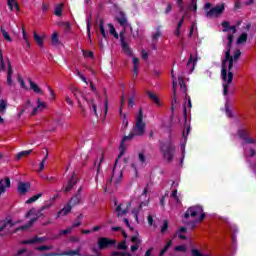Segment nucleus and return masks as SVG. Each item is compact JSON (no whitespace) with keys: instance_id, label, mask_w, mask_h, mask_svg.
<instances>
[{"instance_id":"obj_1","label":"nucleus","mask_w":256,"mask_h":256,"mask_svg":"<svg viewBox=\"0 0 256 256\" xmlns=\"http://www.w3.org/2000/svg\"><path fill=\"white\" fill-rule=\"evenodd\" d=\"M223 31L224 33L231 32V34H228V44L226 46L225 56L222 60V69H221V78L224 81L223 83V95L227 96V93L229 92V85L233 83V66L237 61L239 60V57H241V50L236 49L233 52V56H231V46L233 45V35L237 33V27L231 26L229 22L224 21L222 23Z\"/></svg>"},{"instance_id":"obj_2","label":"nucleus","mask_w":256,"mask_h":256,"mask_svg":"<svg viewBox=\"0 0 256 256\" xmlns=\"http://www.w3.org/2000/svg\"><path fill=\"white\" fill-rule=\"evenodd\" d=\"M145 127H147V124L143 121V110L140 109L136 116V123L132 131L128 136H124L120 143V153L118 155V159L115 161V167H117V163H119L121 156L125 155V149H127L125 143H127V141H132L134 137H143V135H145Z\"/></svg>"},{"instance_id":"obj_3","label":"nucleus","mask_w":256,"mask_h":256,"mask_svg":"<svg viewBox=\"0 0 256 256\" xmlns=\"http://www.w3.org/2000/svg\"><path fill=\"white\" fill-rule=\"evenodd\" d=\"M238 137L242 140L245 157H255L256 151L254 147H256V139L251 137V131L247 128H239Z\"/></svg>"},{"instance_id":"obj_4","label":"nucleus","mask_w":256,"mask_h":256,"mask_svg":"<svg viewBox=\"0 0 256 256\" xmlns=\"http://www.w3.org/2000/svg\"><path fill=\"white\" fill-rule=\"evenodd\" d=\"M71 93L74 94V97L78 101V106L81 111V113H85V106L83 105V101H86L88 107H90V110L96 117H99V114L97 113V103H95V100L89 99L79 88L72 86L70 88Z\"/></svg>"},{"instance_id":"obj_5","label":"nucleus","mask_w":256,"mask_h":256,"mask_svg":"<svg viewBox=\"0 0 256 256\" xmlns=\"http://www.w3.org/2000/svg\"><path fill=\"white\" fill-rule=\"evenodd\" d=\"M160 151L167 163L173 162L175 159V146L171 142H162L160 144Z\"/></svg>"},{"instance_id":"obj_6","label":"nucleus","mask_w":256,"mask_h":256,"mask_svg":"<svg viewBox=\"0 0 256 256\" xmlns=\"http://www.w3.org/2000/svg\"><path fill=\"white\" fill-rule=\"evenodd\" d=\"M52 206H53L52 202H46L41 207V209L38 210L35 218H32L30 221H28L26 225L16 228V231H26V229L33 227V224L37 221V219H40V217H45V215L43 214V211H45L46 209H50V207Z\"/></svg>"},{"instance_id":"obj_7","label":"nucleus","mask_w":256,"mask_h":256,"mask_svg":"<svg viewBox=\"0 0 256 256\" xmlns=\"http://www.w3.org/2000/svg\"><path fill=\"white\" fill-rule=\"evenodd\" d=\"M65 193H69L73 191L74 193H81L83 191V186L79 182V178L75 173L72 174V177L68 181V183L64 186Z\"/></svg>"},{"instance_id":"obj_8","label":"nucleus","mask_w":256,"mask_h":256,"mask_svg":"<svg viewBox=\"0 0 256 256\" xmlns=\"http://www.w3.org/2000/svg\"><path fill=\"white\" fill-rule=\"evenodd\" d=\"M211 3L207 2L204 5V10L206 11L207 17H219V15H222L225 11V4H218L215 7L211 8Z\"/></svg>"},{"instance_id":"obj_9","label":"nucleus","mask_w":256,"mask_h":256,"mask_svg":"<svg viewBox=\"0 0 256 256\" xmlns=\"http://www.w3.org/2000/svg\"><path fill=\"white\" fill-rule=\"evenodd\" d=\"M132 169L135 171V175L138 174L139 169H145L147 167V156H145V151H140L137 158L131 164Z\"/></svg>"},{"instance_id":"obj_10","label":"nucleus","mask_w":256,"mask_h":256,"mask_svg":"<svg viewBox=\"0 0 256 256\" xmlns=\"http://www.w3.org/2000/svg\"><path fill=\"white\" fill-rule=\"evenodd\" d=\"M198 221H203L205 219V213H203V207L196 205V206H191L187 209V211L184 213V218L189 219V217H194L199 216Z\"/></svg>"},{"instance_id":"obj_11","label":"nucleus","mask_w":256,"mask_h":256,"mask_svg":"<svg viewBox=\"0 0 256 256\" xmlns=\"http://www.w3.org/2000/svg\"><path fill=\"white\" fill-rule=\"evenodd\" d=\"M189 133H191V125L186 123L180 143V149L182 153V158L180 159V167H183V161H185V145H187V136L189 135Z\"/></svg>"},{"instance_id":"obj_12","label":"nucleus","mask_w":256,"mask_h":256,"mask_svg":"<svg viewBox=\"0 0 256 256\" xmlns=\"http://www.w3.org/2000/svg\"><path fill=\"white\" fill-rule=\"evenodd\" d=\"M100 251H105V249H111L117 245L116 239H111L109 237H100L97 242Z\"/></svg>"},{"instance_id":"obj_13","label":"nucleus","mask_w":256,"mask_h":256,"mask_svg":"<svg viewBox=\"0 0 256 256\" xmlns=\"http://www.w3.org/2000/svg\"><path fill=\"white\" fill-rule=\"evenodd\" d=\"M117 22L121 27H123L124 31H127L129 29L130 33L132 34V37H137V34L133 33V28L131 27V24L127 21V16L125 13L120 12L119 15L116 17Z\"/></svg>"},{"instance_id":"obj_14","label":"nucleus","mask_w":256,"mask_h":256,"mask_svg":"<svg viewBox=\"0 0 256 256\" xmlns=\"http://www.w3.org/2000/svg\"><path fill=\"white\" fill-rule=\"evenodd\" d=\"M123 179V172L121 170H116L115 167L112 170V177L106 184V189H111V183H114V185H119Z\"/></svg>"},{"instance_id":"obj_15","label":"nucleus","mask_w":256,"mask_h":256,"mask_svg":"<svg viewBox=\"0 0 256 256\" xmlns=\"http://www.w3.org/2000/svg\"><path fill=\"white\" fill-rule=\"evenodd\" d=\"M44 109H47V104L41 101V99H38L36 101V107H34L33 104H31L30 115H39V113H41V111H44Z\"/></svg>"},{"instance_id":"obj_16","label":"nucleus","mask_w":256,"mask_h":256,"mask_svg":"<svg viewBox=\"0 0 256 256\" xmlns=\"http://www.w3.org/2000/svg\"><path fill=\"white\" fill-rule=\"evenodd\" d=\"M161 29V26H157L155 31L152 33V49L154 51H157V43L159 42L161 35H163V31Z\"/></svg>"},{"instance_id":"obj_17","label":"nucleus","mask_w":256,"mask_h":256,"mask_svg":"<svg viewBox=\"0 0 256 256\" xmlns=\"http://www.w3.org/2000/svg\"><path fill=\"white\" fill-rule=\"evenodd\" d=\"M120 43L122 45V51L128 55V57L133 56V50L129 47V44L125 42V32L120 33Z\"/></svg>"},{"instance_id":"obj_18","label":"nucleus","mask_w":256,"mask_h":256,"mask_svg":"<svg viewBox=\"0 0 256 256\" xmlns=\"http://www.w3.org/2000/svg\"><path fill=\"white\" fill-rule=\"evenodd\" d=\"M11 229L12 227H15V223L13 222V220L11 218H6L4 220L1 221V225H0V237H3V231H5V229Z\"/></svg>"},{"instance_id":"obj_19","label":"nucleus","mask_w":256,"mask_h":256,"mask_svg":"<svg viewBox=\"0 0 256 256\" xmlns=\"http://www.w3.org/2000/svg\"><path fill=\"white\" fill-rule=\"evenodd\" d=\"M172 89H173V98H172V109H175V103H177V78L172 71Z\"/></svg>"},{"instance_id":"obj_20","label":"nucleus","mask_w":256,"mask_h":256,"mask_svg":"<svg viewBox=\"0 0 256 256\" xmlns=\"http://www.w3.org/2000/svg\"><path fill=\"white\" fill-rule=\"evenodd\" d=\"M196 65H197V56H193V54H190V57L186 64V67H187L189 73H193V71H195Z\"/></svg>"},{"instance_id":"obj_21","label":"nucleus","mask_w":256,"mask_h":256,"mask_svg":"<svg viewBox=\"0 0 256 256\" xmlns=\"http://www.w3.org/2000/svg\"><path fill=\"white\" fill-rule=\"evenodd\" d=\"M7 65V85L8 87H13V66L9 62H7Z\"/></svg>"},{"instance_id":"obj_22","label":"nucleus","mask_w":256,"mask_h":256,"mask_svg":"<svg viewBox=\"0 0 256 256\" xmlns=\"http://www.w3.org/2000/svg\"><path fill=\"white\" fill-rule=\"evenodd\" d=\"M45 240V237L36 236L32 239L22 241V245H33L34 243H43Z\"/></svg>"},{"instance_id":"obj_23","label":"nucleus","mask_w":256,"mask_h":256,"mask_svg":"<svg viewBox=\"0 0 256 256\" xmlns=\"http://www.w3.org/2000/svg\"><path fill=\"white\" fill-rule=\"evenodd\" d=\"M187 14L185 13L182 18L180 19V21L178 22L175 30H174V35L175 37H181V28L183 27V23H185V16Z\"/></svg>"},{"instance_id":"obj_24","label":"nucleus","mask_w":256,"mask_h":256,"mask_svg":"<svg viewBox=\"0 0 256 256\" xmlns=\"http://www.w3.org/2000/svg\"><path fill=\"white\" fill-rule=\"evenodd\" d=\"M28 83L30 85V89L34 91V93H36L37 95H43V90L41 89V87H39V85L33 82V80L28 79Z\"/></svg>"},{"instance_id":"obj_25","label":"nucleus","mask_w":256,"mask_h":256,"mask_svg":"<svg viewBox=\"0 0 256 256\" xmlns=\"http://www.w3.org/2000/svg\"><path fill=\"white\" fill-rule=\"evenodd\" d=\"M9 187H11V180L9 178L0 181V193H5Z\"/></svg>"},{"instance_id":"obj_26","label":"nucleus","mask_w":256,"mask_h":256,"mask_svg":"<svg viewBox=\"0 0 256 256\" xmlns=\"http://www.w3.org/2000/svg\"><path fill=\"white\" fill-rule=\"evenodd\" d=\"M31 187V184L29 182H19L18 183V191L19 193H27Z\"/></svg>"},{"instance_id":"obj_27","label":"nucleus","mask_w":256,"mask_h":256,"mask_svg":"<svg viewBox=\"0 0 256 256\" xmlns=\"http://www.w3.org/2000/svg\"><path fill=\"white\" fill-rule=\"evenodd\" d=\"M30 107H31V100H28L26 102V105L19 111L18 113V119H21V116L23 115V113H31V110H30Z\"/></svg>"},{"instance_id":"obj_28","label":"nucleus","mask_w":256,"mask_h":256,"mask_svg":"<svg viewBox=\"0 0 256 256\" xmlns=\"http://www.w3.org/2000/svg\"><path fill=\"white\" fill-rule=\"evenodd\" d=\"M82 256L81 255V249H76V250H69V251H66V252H62L60 253V256Z\"/></svg>"},{"instance_id":"obj_29","label":"nucleus","mask_w":256,"mask_h":256,"mask_svg":"<svg viewBox=\"0 0 256 256\" xmlns=\"http://www.w3.org/2000/svg\"><path fill=\"white\" fill-rule=\"evenodd\" d=\"M147 95H148L149 99H151V101H153V103H155V105H157L158 107H161V100H159V97H157V95H155L151 91H148Z\"/></svg>"},{"instance_id":"obj_30","label":"nucleus","mask_w":256,"mask_h":256,"mask_svg":"<svg viewBox=\"0 0 256 256\" xmlns=\"http://www.w3.org/2000/svg\"><path fill=\"white\" fill-rule=\"evenodd\" d=\"M71 209H73V206H71V203H67V205H65L60 211H59V215H69V213H71Z\"/></svg>"},{"instance_id":"obj_31","label":"nucleus","mask_w":256,"mask_h":256,"mask_svg":"<svg viewBox=\"0 0 256 256\" xmlns=\"http://www.w3.org/2000/svg\"><path fill=\"white\" fill-rule=\"evenodd\" d=\"M7 5L10 11H19V3L16 0H8Z\"/></svg>"},{"instance_id":"obj_32","label":"nucleus","mask_w":256,"mask_h":256,"mask_svg":"<svg viewBox=\"0 0 256 256\" xmlns=\"http://www.w3.org/2000/svg\"><path fill=\"white\" fill-rule=\"evenodd\" d=\"M178 83L182 93H187V85H185V82L183 81V74L178 75Z\"/></svg>"},{"instance_id":"obj_33","label":"nucleus","mask_w":256,"mask_h":256,"mask_svg":"<svg viewBox=\"0 0 256 256\" xmlns=\"http://www.w3.org/2000/svg\"><path fill=\"white\" fill-rule=\"evenodd\" d=\"M132 63L134 65V68H133V72H134V77H137V75H139V59L134 57L132 58Z\"/></svg>"},{"instance_id":"obj_34","label":"nucleus","mask_w":256,"mask_h":256,"mask_svg":"<svg viewBox=\"0 0 256 256\" xmlns=\"http://www.w3.org/2000/svg\"><path fill=\"white\" fill-rule=\"evenodd\" d=\"M68 203L70 205H79L81 203V194H75Z\"/></svg>"},{"instance_id":"obj_35","label":"nucleus","mask_w":256,"mask_h":256,"mask_svg":"<svg viewBox=\"0 0 256 256\" xmlns=\"http://www.w3.org/2000/svg\"><path fill=\"white\" fill-rule=\"evenodd\" d=\"M7 113V101L0 99V115H5Z\"/></svg>"},{"instance_id":"obj_36","label":"nucleus","mask_w":256,"mask_h":256,"mask_svg":"<svg viewBox=\"0 0 256 256\" xmlns=\"http://www.w3.org/2000/svg\"><path fill=\"white\" fill-rule=\"evenodd\" d=\"M247 37H248L247 33H245V32L242 33V34L238 37L236 43H237L238 45H245V43H247Z\"/></svg>"},{"instance_id":"obj_37","label":"nucleus","mask_w":256,"mask_h":256,"mask_svg":"<svg viewBox=\"0 0 256 256\" xmlns=\"http://www.w3.org/2000/svg\"><path fill=\"white\" fill-rule=\"evenodd\" d=\"M140 199H146V201L140 203L139 209H143V207L149 205V197L147 196V193L141 194Z\"/></svg>"},{"instance_id":"obj_38","label":"nucleus","mask_w":256,"mask_h":256,"mask_svg":"<svg viewBox=\"0 0 256 256\" xmlns=\"http://www.w3.org/2000/svg\"><path fill=\"white\" fill-rule=\"evenodd\" d=\"M135 91L132 92V96L128 98V109H133L135 107Z\"/></svg>"},{"instance_id":"obj_39","label":"nucleus","mask_w":256,"mask_h":256,"mask_svg":"<svg viewBox=\"0 0 256 256\" xmlns=\"http://www.w3.org/2000/svg\"><path fill=\"white\" fill-rule=\"evenodd\" d=\"M33 152V150H24L19 152L16 155V159L19 161V159H22V157H27V155H31V153Z\"/></svg>"},{"instance_id":"obj_40","label":"nucleus","mask_w":256,"mask_h":256,"mask_svg":"<svg viewBox=\"0 0 256 256\" xmlns=\"http://www.w3.org/2000/svg\"><path fill=\"white\" fill-rule=\"evenodd\" d=\"M54 15H56L57 17H61V15H63V4L56 5Z\"/></svg>"},{"instance_id":"obj_41","label":"nucleus","mask_w":256,"mask_h":256,"mask_svg":"<svg viewBox=\"0 0 256 256\" xmlns=\"http://www.w3.org/2000/svg\"><path fill=\"white\" fill-rule=\"evenodd\" d=\"M51 41H52V45H53L54 47H57V45H59V33L54 32V33L52 34Z\"/></svg>"},{"instance_id":"obj_42","label":"nucleus","mask_w":256,"mask_h":256,"mask_svg":"<svg viewBox=\"0 0 256 256\" xmlns=\"http://www.w3.org/2000/svg\"><path fill=\"white\" fill-rule=\"evenodd\" d=\"M108 29L110 31V35H113L115 39H119V34H117V31L115 30V26H113V24H108Z\"/></svg>"},{"instance_id":"obj_43","label":"nucleus","mask_w":256,"mask_h":256,"mask_svg":"<svg viewBox=\"0 0 256 256\" xmlns=\"http://www.w3.org/2000/svg\"><path fill=\"white\" fill-rule=\"evenodd\" d=\"M41 197H43V194H42V193L36 194V195L32 196L31 198H29V199L26 201V203H27L28 205H30L31 203H35V201H37L38 199H41Z\"/></svg>"},{"instance_id":"obj_44","label":"nucleus","mask_w":256,"mask_h":256,"mask_svg":"<svg viewBox=\"0 0 256 256\" xmlns=\"http://www.w3.org/2000/svg\"><path fill=\"white\" fill-rule=\"evenodd\" d=\"M187 99H188V104H185L184 105V118H185V120H187V109H191V107H193V105L191 104V97H187Z\"/></svg>"},{"instance_id":"obj_45","label":"nucleus","mask_w":256,"mask_h":256,"mask_svg":"<svg viewBox=\"0 0 256 256\" xmlns=\"http://www.w3.org/2000/svg\"><path fill=\"white\" fill-rule=\"evenodd\" d=\"M225 113L227 117L233 118V112L231 111V108L229 107V101L226 100L225 103Z\"/></svg>"},{"instance_id":"obj_46","label":"nucleus","mask_w":256,"mask_h":256,"mask_svg":"<svg viewBox=\"0 0 256 256\" xmlns=\"http://www.w3.org/2000/svg\"><path fill=\"white\" fill-rule=\"evenodd\" d=\"M0 31H1L3 37H4V39H5L6 41H8L9 43H11V41H13V39L11 38V36H9V33L5 31V28L1 27V28H0Z\"/></svg>"},{"instance_id":"obj_47","label":"nucleus","mask_w":256,"mask_h":256,"mask_svg":"<svg viewBox=\"0 0 256 256\" xmlns=\"http://www.w3.org/2000/svg\"><path fill=\"white\" fill-rule=\"evenodd\" d=\"M34 40L39 45V47H43V37H41L40 35L36 34V32H34Z\"/></svg>"},{"instance_id":"obj_48","label":"nucleus","mask_w":256,"mask_h":256,"mask_svg":"<svg viewBox=\"0 0 256 256\" xmlns=\"http://www.w3.org/2000/svg\"><path fill=\"white\" fill-rule=\"evenodd\" d=\"M117 249H119L120 251H126V249H127V241L124 240V241L118 243Z\"/></svg>"},{"instance_id":"obj_49","label":"nucleus","mask_w":256,"mask_h":256,"mask_svg":"<svg viewBox=\"0 0 256 256\" xmlns=\"http://www.w3.org/2000/svg\"><path fill=\"white\" fill-rule=\"evenodd\" d=\"M51 249H53V246L51 245L39 246L36 248L37 251H51Z\"/></svg>"},{"instance_id":"obj_50","label":"nucleus","mask_w":256,"mask_h":256,"mask_svg":"<svg viewBox=\"0 0 256 256\" xmlns=\"http://www.w3.org/2000/svg\"><path fill=\"white\" fill-rule=\"evenodd\" d=\"M87 33H88V38H89L90 43H91L92 42L91 41V18L87 19Z\"/></svg>"},{"instance_id":"obj_51","label":"nucleus","mask_w":256,"mask_h":256,"mask_svg":"<svg viewBox=\"0 0 256 256\" xmlns=\"http://www.w3.org/2000/svg\"><path fill=\"white\" fill-rule=\"evenodd\" d=\"M17 81H18V83H20L21 89H25V90L28 89L27 85H25V81L23 80V78L21 76L17 77Z\"/></svg>"},{"instance_id":"obj_52","label":"nucleus","mask_w":256,"mask_h":256,"mask_svg":"<svg viewBox=\"0 0 256 256\" xmlns=\"http://www.w3.org/2000/svg\"><path fill=\"white\" fill-rule=\"evenodd\" d=\"M167 229H169V221L163 220V225L160 230V233H165V231H167Z\"/></svg>"},{"instance_id":"obj_53","label":"nucleus","mask_w":256,"mask_h":256,"mask_svg":"<svg viewBox=\"0 0 256 256\" xmlns=\"http://www.w3.org/2000/svg\"><path fill=\"white\" fill-rule=\"evenodd\" d=\"M104 160L105 158L101 156L99 161L95 162V165H97V175H99V171L101 170V163H103Z\"/></svg>"},{"instance_id":"obj_54","label":"nucleus","mask_w":256,"mask_h":256,"mask_svg":"<svg viewBox=\"0 0 256 256\" xmlns=\"http://www.w3.org/2000/svg\"><path fill=\"white\" fill-rule=\"evenodd\" d=\"M99 27L102 37H104V39H107V33L105 32V28L103 27V20L100 21Z\"/></svg>"},{"instance_id":"obj_55","label":"nucleus","mask_w":256,"mask_h":256,"mask_svg":"<svg viewBox=\"0 0 256 256\" xmlns=\"http://www.w3.org/2000/svg\"><path fill=\"white\" fill-rule=\"evenodd\" d=\"M139 211H141V208H133L132 209V215L136 217V221L139 222Z\"/></svg>"},{"instance_id":"obj_56","label":"nucleus","mask_w":256,"mask_h":256,"mask_svg":"<svg viewBox=\"0 0 256 256\" xmlns=\"http://www.w3.org/2000/svg\"><path fill=\"white\" fill-rule=\"evenodd\" d=\"M109 111V99H107V97L104 100V116L107 115Z\"/></svg>"},{"instance_id":"obj_57","label":"nucleus","mask_w":256,"mask_h":256,"mask_svg":"<svg viewBox=\"0 0 256 256\" xmlns=\"http://www.w3.org/2000/svg\"><path fill=\"white\" fill-rule=\"evenodd\" d=\"M0 71H5V61L3 60V54L0 53Z\"/></svg>"},{"instance_id":"obj_58","label":"nucleus","mask_w":256,"mask_h":256,"mask_svg":"<svg viewBox=\"0 0 256 256\" xmlns=\"http://www.w3.org/2000/svg\"><path fill=\"white\" fill-rule=\"evenodd\" d=\"M83 55H84V57L90 58V59H93L95 57L93 52H89V51H85V50H83Z\"/></svg>"},{"instance_id":"obj_59","label":"nucleus","mask_w":256,"mask_h":256,"mask_svg":"<svg viewBox=\"0 0 256 256\" xmlns=\"http://www.w3.org/2000/svg\"><path fill=\"white\" fill-rule=\"evenodd\" d=\"M189 9H190V11H197V1L196 0H192Z\"/></svg>"},{"instance_id":"obj_60","label":"nucleus","mask_w":256,"mask_h":256,"mask_svg":"<svg viewBox=\"0 0 256 256\" xmlns=\"http://www.w3.org/2000/svg\"><path fill=\"white\" fill-rule=\"evenodd\" d=\"M175 251H180L182 253H185V251H187V247L183 246V245H179L175 247Z\"/></svg>"},{"instance_id":"obj_61","label":"nucleus","mask_w":256,"mask_h":256,"mask_svg":"<svg viewBox=\"0 0 256 256\" xmlns=\"http://www.w3.org/2000/svg\"><path fill=\"white\" fill-rule=\"evenodd\" d=\"M71 231H73V228H67V229H64V230H61L60 231V235H69V233H71Z\"/></svg>"},{"instance_id":"obj_62","label":"nucleus","mask_w":256,"mask_h":256,"mask_svg":"<svg viewBox=\"0 0 256 256\" xmlns=\"http://www.w3.org/2000/svg\"><path fill=\"white\" fill-rule=\"evenodd\" d=\"M131 241L132 243H135V245H139V243H141V240H139V237L137 236H132Z\"/></svg>"},{"instance_id":"obj_63","label":"nucleus","mask_w":256,"mask_h":256,"mask_svg":"<svg viewBox=\"0 0 256 256\" xmlns=\"http://www.w3.org/2000/svg\"><path fill=\"white\" fill-rule=\"evenodd\" d=\"M66 103L68 105H70L71 107H73V99H71V97H69V95H66Z\"/></svg>"},{"instance_id":"obj_64","label":"nucleus","mask_w":256,"mask_h":256,"mask_svg":"<svg viewBox=\"0 0 256 256\" xmlns=\"http://www.w3.org/2000/svg\"><path fill=\"white\" fill-rule=\"evenodd\" d=\"M42 256H61L60 253H56V252H50V253H45Z\"/></svg>"}]
</instances>
